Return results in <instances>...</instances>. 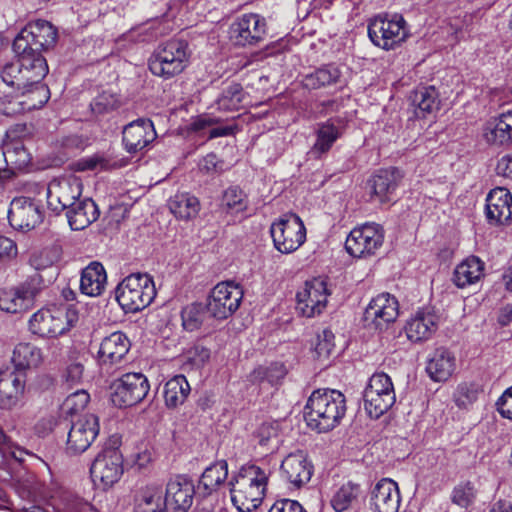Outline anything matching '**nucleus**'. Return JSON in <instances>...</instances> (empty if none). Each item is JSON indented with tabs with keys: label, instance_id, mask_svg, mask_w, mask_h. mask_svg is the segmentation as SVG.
<instances>
[{
	"label": "nucleus",
	"instance_id": "obj_60",
	"mask_svg": "<svg viewBox=\"0 0 512 512\" xmlns=\"http://www.w3.org/2000/svg\"><path fill=\"white\" fill-rule=\"evenodd\" d=\"M268 512H307L296 500L283 499L276 501Z\"/></svg>",
	"mask_w": 512,
	"mask_h": 512
},
{
	"label": "nucleus",
	"instance_id": "obj_23",
	"mask_svg": "<svg viewBox=\"0 0 512 512\" xmlns=\"http://www.w3.org/2000/svg\"><path fill=\"white\" fill-rule=\"evenodd\" d=\"M485 214L489 224L504 225L512 220V195L506 188L492 189L486 197Z\"/></svg>",
	"mask_w": 512,
	"mask_h": 512
},
{
	"label": "nucleus",
	"instance_id": "obj_20",
	"mask_svg": "<svg viewBox=\"0 0 512 512\" xmlns=\"http://www.w3.org/2000/svg\"><path fill=\"white\" fill-rule=\"evenodd\" d=\"M282 477L291 485L300 488L306 485L314 471L313 464L304 451H296L287 455L281 463Z\"/></svg>",
	"mask_w": 512,
	"mask_h": 512
},
{
	"label": "nucleus",
	"instance_id": "obj_47",
	"mask_svg": "<svg viewBox=\"0 0 512 512\" xmlns=\"http://www.w3.org/2000/svg\"><path fill=\"white\" fill-rule=\"evenodd\" d=\"M3 156L12 169H24L31 161L30 154L21 142L8 144L4 147Z\"/></svg>",
	"mask_w": 512,
	"mask_h": 512
},
{
	"label": "nucleus",
	"instance_id": "obj_32",
	"mask_svg": "<svg viewBox=\"0 0 512 512\" xmlns=\"http://www.w3.org/2000/svg\"><path fill=\"white\" fill-rule=\"evenodd\" d=\"M130 343L125 334L114 332L105 337L100 343L98 356L103 362L115 363L120 361L129 351Z\"/></svg>",
	"mask_w": 512,
	"mask_h": 512
},
{
	"label": "nucleus",
	"instance_id": "obj_41",
	"mask_svg": "<svg viewBox=\"0 0 512 512\" xmlns=\"http://www.w3.org/2000/svg\"><path fill=\"white\" fill-rule=\"evenodd\" d=\"M135 512H166L169 511L163 498L162 490L156 486H148L141 491Z\"/></svg>",
	"mask_w": 512,
	"mask_h": 512
},
{
	"label": "nucleus",
	"instance_id": "obj_64",
	"mask_svg": "<svg viewBox=\"0 0 512 512\" xmlns=\"http://www.w3.org/2000/svg\"><path fill=\"white\" fill-rule=\"evenodd\" d=\"M496 172L498 175L512 179V154H507L498 160Z\"/></svg>",
	"mask_w": 512,
	"mask_h": 512
},
{
	"label": "nucleus",
	"instance_id": "obj_35",
	"mask_svg": "<svg viewBox=\"0 0 512 512\" xmlns=\"http://www.w3.org/2000/svg\"><path fill=\"white\" fill-rule=\"evenodd\" d=\"M182 326L186 331L193 332L201 327H211L213 319L206 304L194 302L185 306L181 311Z\"/></svg>",
	"mask_w": 512,
	"mask_h": 512
},
{
	"label": "nucleus",
	"instance_id": "obj_43",
	"mask_svg": "<svg viewBox=\"0 0 512 512\" xmlns=\"http://www.w3.org/2000/svg\"><path fill=\"white\" fill-rule=\"evenodd\" d=\"M360 494V485L349 481L334 493L330 501L331 506L336 512H344L352 507Z\"/></svg>",
	"mask_w": 512,
	"mask_h": 512
},
{
	"label": "nucleus",
	"instance_id": "obj_36",
	"mask_svg": "<svg viewBox=\"0 0 512 512\" xmlns=\"http://www.w3.org/2000/svg\"><path fill=\"white\" fill-rule=\"evenodd\" d=\"M68 223L73 230H83L96 221V202L92 199L80 201L66 212Z\"/></svg>",
	"mask_w": 512,
	"mask_h": 512
},
{
	"label": "nucleus",
	"instance_id": "obj_28",
	"mask_svg": "<svg viewBox=\"0 0 512 512\" xmlns=\"http://www.w3.org/2000/svg\"><path fill=\"white\" fill-rule=\"evenodd\" d=\"M455 369V354L446 347L434 349L427 358L426 372L434 382L447 381Z\"/></svg>",
	"mask_w": 512,
	"mask_h": 512
},
{
	"label": "nucleus",
	"instance_id": "obj_30",
	"mask_svg": "<svg viewBox=\"0 0 512 512\" xmlns=\"http://www.w3.org/2000/svg\"><path fill=\"white\" fill-rule=\"evenodd\" d=\"M438 317L430 309H422L411 317L406 326L407 338L412 342L428 340L437 330Z\"/></svg>",
	"mask_w": 512,
	"mask_h": 512
},
{
	"label": "nucleus",
	"instance_id": "obj_46",
	"mask_svg": "<svg viewBox=\"0 0 512 512\" xmlns=\"http://www.w3.org/2000/svg\"><path fill=\"white\" fill-rule=\"evenodd\" d=\"M478 490L472 481L459 482L451 492V502L460 508L468 509L477 498Z\"/></svg>",
	"mask_w": 512,
	"mask_h": 512
},
{
	"label": "nucleus",
	"instance_id": "obj_34",
	"mask_svg": "<svg viewBox=\"0 0 512 512\" xmlns=\"http://www.w3.org/2000/svg\"><path fill=\"white\" fill-rule=\"evenodd\" d=\"M42 361L41 349L31 343H19L14 348L12 363L15 372L24 373L27 369L37 368Z\"/></svg>",
	"mask_w": 512,
	"mask_h": 512
},
{
	"label": "nucleus",
	"instance_id": "obj_55",
	"mask_svg": "<svg viewBox=\"0 0 512 512\" xmlns=\"http://www.w3.org/2000/svg\"><path fill=\"white\" fill-rule=\"evenodd\" d=\"M334 334L330 329H323L317 334L314 351L317 358H328L334 348Z\"/></svg>",
	"mask_w": 512,
	"mask_h": 512
},
{
	"label": "nucleus",
	"instance_id": "obj_29",
	"mask_svg": "<svg viewBox=\"0 0 512 512\" xmlns=\"http://www.w3.org/2000/svg\"><path fill=\"white\" fill-rule=\"evenodd\" d=\"M25 374L0 371V409L11 410L19 402L25 388Z\"/></svg>",
	"mask_w": 512,
	"mask_h": 512
},
{
	"label": "nucleus",
	"instance_id": "obj_48",
	"mask_svg": "<svg viewBox=\"0 0 512 512\" xmlns=\"http://www.w3.org/2000/svg\"><path fill=\"white\" fill-rule=\"evenodd\" d=\"M243 97L244 93L242 86L238 83H232L222 91L218 98V108L224 111L237 110L241 105Z\"/></svg>",
	"mask_w": 512,
	"mask_h": 512
},
{
	"label": "nucleus",
	"instance_id": "obj_22",
	"mask_svg": "<svg viewBox=\"0 0 512 512\" xmlns=\"http://www.w3.org/2000/svg\"><path fill=\"white\" fill-rule=\"evenodd\" d=\"M79 184L68 179H53L47 187L48 207L60 213L69 210L80 196Z\"/></svg>",
	"mask_w": 512,
	"mask_h": 512
},
{
	"label": "nucleus",
	"instance_id": "obj_27",
	"mask_svg": "<svg viewBox=\"0 0 512 512\" xmlns=\"http://www.w3.org/2000/svg\"><path fill=\"white\" fill-rule=\"evenodd\" d=\"M95 439L96 415L90 414L72 425L68 433L67 451L71 454L83 453Z\"/></svg>",
	"mask_w": 512,
	"mask_h": 512
},
{
	"label": "nucleus",
	"instance_id": "obj_57",
	"mask_svg": "<svg viewBox=\"0 0 512 512\" xmlns=\"http://www.w3.org/2000/svg\"><path fill=\"white\" fill-rule=\"evenodd\" d=\"M96 282V261H91L81 272L80 291L87 297H94L93 284Z\"/></svg>",
	"mask_w": 512,
	"mask_h": 512
},
{
	"label": "nucleus",
	"instance_id": "obj_12",
	"mask_svg": "<svg viewBox=\"0 0 512 512\" xmlns=\"http://www.w3.org/2000/svg\"><path fill=\"white\" fill-rule=\"evenodd\" d=\"M242 289L233 282L218 283L209 293L206 306L213 319L224 320L240 306Z\"/></svg>",
	"mask_w": 512,
	"mask_h": 512
},
{
	"label": "nucleus",
	"instance_id": "obj_42",
	"mask_svg": "<svg viewBox=\"0 0 512 512\" xmlns=\"http://www.w3.org/2000/svg\"><path fill=\"white\" fill-rule=\"evenodd\" d=\"M168 206L177 218L188 220L198 214L200 203L195 196L189 193H180L169 200Z\"/></svg>",
	"mask_w": 512,
	"mask_h": 512
},
{
	"label": "nucleus",
	"instance_id": "obj_21",
	"mask_svg": "<svg viewBox=\"0 0 512 512\" xmlns=\"http://www.w3.org/2000/svg\"><path fill=\"white\" fill-rule=\"evenodd\" d=\"M122 134L124 148L131 154L143 150L157 137L153 122L146 118L130 122L123 128Z\"/></svg>",
	"mask_w": 512,
	"mask_h": 512
},
{
	"label": "nucleus",
	"instance_id": "obj_61",
	"mask_svg": "<svg viewBox=\"0 0 512 512\" xmlns=\"http://www.w3.org/2000/svg\"><path fill=\"white\" fill-rule=\"evenodd\" d=\"M499 413L508 419H512V386L508 388L497 401Z\"/></svg>",
	"mask_w": 512,
	"mask_h": 512
},
{
	"label": "nucleus",
	"instance_id": "obj_33",
	"mask_svg": "<svg viewBox=\"0 0 512 512\" xmlns=\"http://www.w3.org/2000/svg\"><path fill=\"white\" fill-rule=\"evenodd\" d=\"M411 105L417 118H425L439 109V93L434 86L420 87L410 96Z\"/></svg>",
	"mask_w": 512,
	"mask_h": 512
},
{
	"label": "nucleus",
	"instance_id": "obj_25",
	"mask_svg": "<svg viewBox=\"0 0 512 512\" xmlns=\"http://www.w3.org/2000/svg\"><path fill=\"white\" fill-rule=\"evenodd\" d=\"M483 138L492 147H509L512 144V110L486 121Z\"/></svg>",
	"mask_w": 512,
	"mask_h": 512
},
{
	"label": "nucleus",
	"instance_id": "obj_53",
	"mask_svg": "<svg viewBox=\"0 0 512 512\" xmlns=\"http://www.w3.org/2000/svg\"><path fill=\"white\" fill-rule=\"evenodd\" d=\"M46 286L45 281L41 274L35 273L30 276L24 283L19 286L20 291L23 296H25L26 301L31 306L35 297L40 293V291Z\"/></svg>",
	"mask_w": 512,
	"mask_h": 512
},
{
	"label": "nucleus",
	"instance_id": "obj_8",
	"mask_svg": "<svg viewBox=\"0 0 512 512\" xmlns=\"http://www.w3.org/2000/svg\"><path fill=\"white\" fill-rule=\"evenodd\" d=\"M50 98V91L42 80L27 83L14 95L0 96V112L7 116H15L25 111L41 108Z\"/></svg>",
	"mask_w": 512,
	"mask_h": 512
},
{
	"label": "nucleus",
	"instance_id": "obj_59",
	"mask_svg": "<svg viewBox=\"0 0 512 512\" xmlns=\"http://www.w3.org/2000/svg\"><path fill=\"white\" fill-rule=\"evenodd\" d=\"M199 165L200 169L208 174L221 173L224 171V162L219 160L214 153L207 154Z\"/></svg>",
	"mask_w": 512,
	"mask_h": 512
},
{
	"label": "nucleus",
	"instance_id": "obj_31",
	"mask_svg": "<svg viewBox=\"0 0 512 512\" xmlns=\"http://www.w3.org/2000/svg\"><path fill=\"white\" fill-rule=\"evenodd\" d=\"M228 476V464L225 460L217 461L202 473L197 487L198 496L207 498L216 492Z\"/></svg>",
	"mask_w": 512,
	"mask_h": 512
},
{
	"label": "nucleus",
	"instance_id": "obj_4",
	"mask_svg": "<svg viewBox=\"0 0 512 512\" xmlns=\"http://www.w3.org/2000/svg\"><path fill=\"white\" fill-rule=\"evenodd\" d=\"M156 296L153 278L147 273H133L117 287L116 301L125 313H136L151 304Z\"/></svg>",
	"mask_w": 512,
	"mask_h": 512
},
{
	"label": "nucleus",
	"instance_id": "obj_38",
	"mask_svg": "<svg viewBox=\"0 0 512 512\" xmlns=\"http://www.w3.org/2000/svg\"><path fill=\"white\" fill-rule=\"evenodd\" d=\"M484 263L476 256H471L457 265L453 281L459 288H464L480 280L483 276Z\"/></svg>",
	"mask_w": 512,
	"mask_h": 512
},
{
	"label": "nucleus",
	"instance_id": "obj_1",
	"mask_svg": "<svg viewBox=\"0 0 512 512\" xmlns=\"http://www.w3.org/2000/svg\"><path fill=\"white\" fill-rule=\"evenodd\" d=\"M345 413V396L340 391L331 389L315 390L304 407L307 425L319 433L334 429Z\"/></svg>",
	"mask_w": 512,
	"mask_h": 512
},
{
	"label": "nucleus",
	"instance_id": "obj_17",
	"mask_svg": "<svg viewBox=\"0 0 512 512\" xmlns=\"http://www.w3.org/2000/svg\"><path fill=\"white\" fill-rule=\"evenodd\" d=\"M194 496L199 497L193 481L186 476L177 475L168 481L164 501L169 512H187L192 506Z\"/></svg>",
	"mask_w": 512,
	"mask_h": 512
},
{
	"label": "nucleus",
	"instance_id": "obj_5",
	"mask_svg": "<svg viewBox=\"0 0 512 512\" xmlns=\"http://www.w3.org/2000/svg\"><path fill=\"white\" fill-rule=\"evenodd\" d=\"M58 39L57 28L49 21H30L15 37L12 47L33 55V58L46 59L45 52L53 49Z\"/></svg>",
	"mask_w": 512,
	"mask_h": 512
},
{
	"label": "nucleus",
	"instance_id": "obj_54",
	"mask_svg": "<svg viewBox=\"0 0 512 512\" xmlns=\"http://www.w3.org/2000/svg\"><path fill=\"white\" fill-rule=\"evenodd\" d=\"M89 400L90 396L85 390H78L64 400L62 409L67 414H76L84 410Z\"/></svg>",
	"mask_w": 512,
	"mask_h": 512
},
{
	"label": "nucleus",
	"instance_id": "obj_10",
	"mask_svg": "<svg viewBox=\"0 0 512 512\" xmlns=\"http://www.w3.org/2000/svg\"><path fill=\"white\" fill-rule=\"evenodd\" d=\"M408 35L402 15L391 18L377 16L368 25V36L372 43L384 50H391L402 43Z\"/></svg>",
	"mask_w": 512,
	"mask_h": 512
},
{
	"label": "nucleus",
	"instance_id": "obj_16",
	"mask_svg": "<svg viewBox=\"0 0 512 512\" xmlns=\"http://www.w3.org/2000/svg\"><path fill=\"white\" fill-rule=\"evenodd\" d=\"M8 220L14 229L31 230L43 221V210L39 201L21 196L12 200Z\"/></svg>",
	"mask_w": 512,
	"mask_h": 512
},
{
	"label": "nucleus",
	"instance_id": "obj_18",
	"mask_svg": "<svg viewBox=\"0 0 512 512\" xmlns=\"http://www.w3.org/2000/svg\"><path fill=\"white\" fill-rule=\"evenodd\" d=\"M328 295L329 292L324 280L313 279L308 281L296 295V309L305 317L319 315L327 305Z\"/></svg>",
	"mask_w": 512,
	"mask_h": 512
},
{
	"label": "nucleus",
	"instance_id": "obj_45",
	"mask_svg": "<svg viewBox=\"0 0 512 512\" xmlns=\"http://www.w3.org/2000/svg\"><path fill=\"white\" fill-rule=\"evenodd\" d=\"M30 305L23 296L19 287L0 290V310L7 313L26 311Z\"/></svg>",
	"mask_w": 512,
	"mask_h": 512
},
{
	"label": "nucleus",
	"instance_id": "obj_52",
	"mask_svg": "<svg viewBox=\"0 0 512 512\" xmlns=\"http://www.w3.org/2000/svg\"><path fill=\"white\" fill-rule=\"evenodd\" d=\"M58 260V253L53 248H43L34 252L30 259V265L37 271L50 268Z\"/></svg>",
	"mask_w": 512,
	"mask_h": 512
},
{
	"label": "nucleus",
	"instance_id": "obj_40",
	"mask_svg": "<svg viewBox=\"0 0 512 512\" xmlns=\"http://www.w3.org/2000/svg\"><path fill=\"white\" fill-rule=\"evenodd\" d=\"M341 72L335 65L322 66L312 73L307 74L303 80V87L309 90H316L338 82Z\"/></svg>",
	"mask_w": 512,
	"mask_h": 512
},
{
	"label": "nucleus",
	"instance_id": "obj_44",
	"mask_svg": "<svg viewBox=\"0 0 512 512\" xmlns=\"http://www.w3.org/2000/svg\"><path fill=\"white\" fill-rule=\"evenodd\" d=\"M287 374L283 363L274 362L269 366H258L249 374V381L252 383L268 382L270 385H278Z\"/></svg>",
	"mask_w": 512,
	"mask_h": 512
},
{
	"label": "nucleus",
	"instance_id": "obj_37",
	"mask_svg": "<svg viewBox=\"0 0 512 512\" xmlns=\"http://www.w3.org/2000/svg\"><path fill=\"white\" fill-rule=\"evenodd\" d=\"M173 63L174 60H171L169 54L159 46L149 59L148 65L152 74L169 79L180 74L187 66L181 61H177L176 64Z\"/></svg>",
	"mask_w": 512,
	"mask_h": 512
},
{
	"label": "nucleus",
	"instance_id": "obj_14",
	"mask_svg": "<svg viewBox=\"0 0 512 512\" xmlns=\"http://www.w3.org/2000/svg\"><path fill=\"white\" fill-rule=\"evenodd\" d=\"M384 240L383 229L379 224H364L354 228L346 238L345 248L353 257H367L374 255L382 246Z\"/></svg>",
	"mask_w": 512,
	"mask_h": 512
},
{
	"label": "nucleus",
	"instance_id": "obj_19",
	"mask_svg": "<svg viewBox=\"0 0 512 512\" xmlns=\"http://www.w3.org/2000/svg\"><path fill=\"white\" fill-rule=\"evenodd\" d=\"M266 23L257 14H245L230 28V38L237 46L256 45L264 40Z\"/></svg>",
	"mask_w": 512,
	"mask_h": 512
},
{
	"label": "nucleus",
	"instance_id": "obj_7",
	"mask_svg": "<svg viewBox=\"0 0 512 512\" xmlns=\"http://www.w3.org/2000/svg\"><path fill=\"white\" fill-rule=\"evenodd\" d=\"M149 390L150 385L144 374L126 373L109 384L106 396L114 407L126 408L140 403Z\"/></svg>",
	"mask_w": 512,
	"mask_h": 512
},
{
	"label": "nucleus",
	"instance_id": "obj_51",
	"mask_svg": "<svg viewBox=\"0 0 512 512\" xmlns=\"http://www.w3.org/2000/svg\"><path fill=\"white\" fill-rule=\"evenodd\" d=\"M160 46L169 54V58L174 60L173 64H176L177 61H181L183 64L188 65L191 52L187 41L172 39Z\"/></svg>",
	"mask_w": 512,
	"mask_h": 512
},
{
	"label": "nucleus",
	"instance_id": "obj_58",
	"mask_svg": "<svg viewBox=\"0 0 512 512\" xmlns=\"http://www.w3.org/2000/svg\"><path fill=\"white\" fill-rule=\"evenodd\" d=\"M478 389L474 384H461L457 389L456 403L459 407L467 406L477 399Z\"/></svg>",
	"mask_w": 512,
	"mask_h": 512
},
{
	"label": "nucleus",
	"instance_id": "obj_49",
	"mask_svg": "<svg viewBox=\"0 0 512 512\" xmlns=\"http://www.w3.org/2000/svg\"><path fill=\"white\" fill-rule=\"evenodd\" d=\"M0 454L4 459L12 458L19 463L24 462V456H32L35 455L29 450L20 447L18 444L13 442L9 436L5 434L3 429L0 427Z\"/></svg>",
	"mask_w": 512,
	"mask_h": 512
},
{
	"label": "nucleus",
	"instance_id": "obj_2",
	"mask_svg": "<svg viewBox=\"0 0 512 512\" xmlns=\"http://www.w3.org/2000/svg\"><path fill=\"white\" fill-rule=\"evenodd\" d=\"M268 475L254 464L243 465L229 481L231 500L240 512L257 508L266 491Z\"/></svg>",
	"mask_w": 512,
	"mask_h": 512
},
{
	"label": "nucleus",
	"instance_id": "obj_24",
	"mask_svg": "<svg viewBox=\"0 0 512 512\" xmlns=\"http://www.w3.org/2000/svg\"><path fill=\"white\" fill-rule=\"evenodd\" d=\"M401 179V171L396 167L377 171L367 182L371 199L380 203L389 202Z\"/></svg>",
	"mask_w": 512,
	"mask_h": 512
},
{
	"label": "nucleus",
	"instance_id": "obj_62",
	"mask_svg": "<svg viewBox=\"0 0 512 512\" xmlns=\"http://www.w3.org/2000/svg\"><path fill=\"white\" fill-rule=\"evenodd\" d=\"M84 367L80 363H72L70 364L65 371L64 377L65 381L69 384L78 383L83 376Z\"/></svg>",
	"mask_w": 512,
	"mask_h": 512
},
{
	"label": "nucleus",
	"instance_id": "obj_39",
	"mask_svg": "<svg viewBox=\"0 0 512 512\" xmlns=\"http://www.w3.org/2000/svg\"><path fill=\"white\" fill-rule=\"evenodd\" d=\"M191 388L184 375H176L165 383L164 399L169 408L182 405L190 394Z\"/></svg>",
	"mask_w": 512,
	"mask_h": 512
},
{
	"label": "nucleus",
	"instance_id": "obj_11",
	"mask_svg": "<svg viewBox=\"0 0 512 512\" xmlns=\"http://www.w3.org/2000/svg\"><path fill=\"white\" fill-rule=\"evenodd\" d=\"M270 233L275 248L281 253L297 250L306 239V229L296 214H286L271 225Z\"/></svg>",
	"mask_w": 512,
	"mask_h": 512
},
{
	"label": "nucleus",
	"instance_id": "obj_63",
	"mask_svg": "<svg viewBox=\"0 0 512 512\" xmlns=\"http://www.w3.org/2000/svg\"><path fill=\"white\" fill-rule=\"evenodd\" d=\"M190 359L196 365L205 364L210 358V350L202 345H195L189 351Z\"/></svg>",
	"mask_w": 512,
	"mask_h": 512
},
{
	"label": "nucleus",
	"instance_id": "obj_15",
	"mask_svg": "<svg viewBox=\"0 0 512 512\" xmlns=\"http://www.w3.org/2000/svg\"><path fill=\"white\" fill-rule=\"evenodd\" d=\"M398 314L397 299L389 293H382L373 298L365 309L364 325L371 329L383 331L397 319Z\"/></svg>",
	"mask_w": 512,
	"mask_h": 512
},
{
	"label": "nucleus",
	"instance_id": "obj_56",
	"mask_svg": "<svg viewBox=\"0 0 512 512\" xmlns=\"http://www.w3.org/2000/svg\"><path fill=\"white\" fill-rule=\"evenodd\" d=\"M223 204L236 212L243 211L246 208L244 192L237 186L229 187L223 194Z\"/></svg>",
	"mask_w": 512,
	"mask_h": 512
},
{
	"label": "nucleus",
	"instance_id": "obj_26",
	"mask_svg": "<svg viewBox=\"0 0 512 512\" xmlns=\"http://www.w3.org/2000/svg\"><path fill=\"white\" fill-rule=\"evenodd\" d=\"M400 502L398 485L392 479H381L371 492L370 506L373 512H398Z\"/></svg>",
	"mask_w": 512,
	"mask_h": 512
},
{
	"label": "nucleus",
	"instance_id": "obj_13",
	"mask_svg": "<svg viewBox=\"0 0 512 512\" xmlns=\"http://www.w3.org/2000/svg\"><path fill=\"white\" fill-rule=\"evenodd\" d=\"M121 444V435L115 433L104 443L101 453H98V469L104 489L113 486L123 474V456L119 450Z\"/></svg>",
	"mask_w": 512,
	"mask_h": 512
},
{
	"label": "nucleus",
	"instance_id": "obj_3",
	"mask_svg": "<svg viewBox=\"0 0 512 512\" xmlns=\"http://www.w3.org/2000/svg\"><path fill=\"white\" fill-rule=\"evenodd\" d=\"M16 60L6 63L0 73L3 84L9 91H0V96L14 95L27 87V83L41 81L49 72L46 59L33 58L18 48H13Z\"/></svg>",
	"mask_w": 512,
	"mask_h": 512
},
{
	"label": "nucleus",
	"instance_id": "obj_50",
	"mask_svg": "<svg viewBox=\"0 0 512 512\" xmlns=\"http://www.w3.org/2000/svg\"><path fill=\"white\" fill-rule=\"evenodd\" d=\"M339 136V129L334 124H322L317 131V140L313 149L317 152L325 153L332 147L333 143L339 138Z\"/></svg>",
	"mask_w": 512,
	"mask_h": 512
},
{
	"label": "nucleus",
	"instance_id": "obj_6",
	"mask_svg": "<svg viewBox=\"0 0 512 512\" xmlns=\"http://www.w3.org/2000/svg\"><path fill=\"white\" fill-rule=\"evenodd\" d=\"M79 308L70 305L40 309L29 320V329L40 337L56 338L63 335L78 320Z\"/></svg>",
	"mask_w": 512,
	"mask_h": 512
},
{
	"label": "nucleus",
	"instance_id": "obj_9",
	"mask_svg": "<svg viewBox=\"0 0 512 512\" xmlns=\"http://www.w3.org/2000/svg\"><path fill=\"white\" fill-rule=\"evenodd\" d=\"M364 409L372 419H378L395 403L396 396L391 378L385 373L371 376L363 392Z\"/></svg>",
	"mask_w": 512,
	"mask_h": 512
}]
</instances>
